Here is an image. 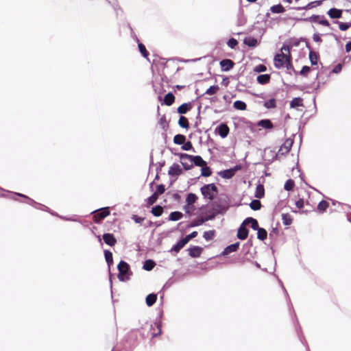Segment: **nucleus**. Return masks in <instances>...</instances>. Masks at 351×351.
I'll list each match as a JSON object with an SVG mask.
<instances>
[{
    "mask_svg": "<svg viewBox=\"0 0 351 351\" xmlns=\"http://www.w3.org/2000/svg\"><path fill=\"white\" fill-rule=\"evenodd\" d=\"M280 53H277L274 56V66L277 69L286 67L289 69L292 66L291 64L290 47L288 45H283Z\"/></svg>",
    "mask_w": 351,
    "mask_h": 351,
    "instance_id": "1",
    "label": "nucleus"
},
{
    "mask_svg": "<svg viewBox=\"0 0 351 351\" xmlns=\"http://www.w3.org/2000/svg\"><path fill=\"white\" fill-rule=\"evenodd\" d=\"M213 208L219 214L225 213L229 208V199L226 195H220L213 204Z\"/></svg>",
    "mask_w": 351,
    "mask_h": 351,
    "instance_id": "2",
    "label": "nucleus"
},
{
    "mask_svg": "<svg viewBox=\"0 0 351 351\" xmlns=\"http://www.w3.org/2000/svg\"><path fill=\"white\" fill-rule=\"evenodd\" d=\"M200 191L204 198L212 200L217 193V187L215 184H208L201 187Z\"/></svg>",
    "mask_w": 351,
    "mask_h": 351,
    "instance_id": "3",
    "label": "nucleus"
},
{
    "mask_svg": "<svg viewBox=\"0 0 351 351\" xmlns=\"http://www.w3.org/2000/svg\"><path fill=\"white\" fill-rule=\"evenodd\" d=\"M117 268L119 270L118 278L119 280L124 281V276L128 273L130 269L129 265L126 262L121 261L120 263L118 264Z\"/></svg>",
    "mask_w": 351,
    "mask_h": 351,
    "instance_id": "4",
    "label": "nucleus"
},
{
    "mask_svg": "<svg viewBox=\"0 0 351 351\" xmlns=\"http://www.w3.org/2000/svg\"><path fill=\"white\" fill-rule=\"evenodd\" d=\"M92 213H95L94 215V221L98 223L100 220L104 219L110 215L108 207L102 208L97 210L93 211Z\"/></svg>",
    "mask_w": 351,
    "mask_h": 351,
    "instance_id": "5",
    "label": "nucleus"
},
{
    "mask_svg": "<svg viewBox=\"0 0 351 351\" xmlns=\"http://www.w3.org/2000/svg\"><path fill=\"white\" fill-rule=\"evenodd\" d=\"M182 158H191L192 164H195L196 166L203 167L206 165V161L199 156H191L187 154H182Z\"/></svg>",
    "mask_w": 351,
    "mask_h": 351,
    "instance_id": "6",
    "label": "nucleus"
},
{
    "mask_svg": "<svg viewBox=\"0 0 351 351\" xmlns=\"http://www.w3.org/2000/svg\"><path fill=\"white\" fill-rule=\"evenodd\" d=\"M292 143L293 142L291 139L286 140L285 143L280 147L278 155H285L287 154L292 146Z\"/></svg>",
    "mask_w": 351,
    "mask_h": 351,
    "instance_id": "7",
    "label": "nucleus"
},
{
    "mask_svg": "<svg viewBox=\"0 0 351 351\" xmlns=\"http://www.w3.org/2000/svg\"><path fill=\"white\" fill-rule=\"evenodd\" d=\"M234 62L230 59H224L220 62V66L223 71H229L234 66Z\"/></svg>",
    "mask_w": 351,
    "mask_h": 351,
    "instance_id": "8",
    "label": "nucleus"
},
{
    "mask_svg": "<svg viewBox=\"0 0 351 351\" xmlns=\"http://www.w3.org/2000/svg\"><path fill=\"white\" fill-rule=\"evenodd\" d=\"M246 224H243V222L240 226L238 232H237V237L241 240H244L247 237L249 231L245 228Z\"/></svg>",
    "mask_w": 351,
    "mask_h": 351,
    "instance_id": "9",
    "label": "nucleus"
},
{
    "mask_svg": "<svg viewBox=\"0 0 351 351\" xmlns=\"http://www.w3.org/2000/svg\"><path fill=\"white\" fill-rule=\"evenodd\" d=\"M162 332V330H158L157 332H151V330H143V332L141 333V335L143 339L150 337V339H152L160 336Z\"/></svg>",
    "mask_w": 351,
    "mask_h": 351,
    "instance_id": "10",
    "label": "nucleus"
},
{
    "mask_svg": "<svg viewBox=\"0 0 351 351\" xmlns=\"http://www.w3.org/2000/svg\"><path fill=\"white\" fill-rule=\"evenodd\" d=\"M197 199V197L195 194L190 193L187 195L186 202H187V206H184V210L186 213L189 212V206L194 204Z\"/></svg>",
    "mask_w": 351,
    "mask_h": 351,
    "instance_id": "11",
    "label": "nucleus"
},
{
    "mask_svg": "<svg viewBox=\"0 0 351 351\" xmlns=\"http://www.w3.org/2000/svg\"><path fill=\"white\" fill-rule=\"evenodd\" d=\"M189 255L193 258L199 257L202 252V248L199 246H193L188 250Z\"/></svg>",
    "mask_w": 351,
    "mask_h": 351,
    "instance_id": "12",
    "label": "nucleus"
},
{
    "mask_svg": "<svg viewBox=\"0 0 351 351\" xmlns=\"http://www.w3.org/2000/svg\"><path fill=\"white\" fill-rule=\"evenodd\" d=\"M103 239L104 242L110 246L114 245L117 242V240L114 237L113 234L110 233H105L103 235Z\"/></svg>",
    "mask_w": 351,
    "mask_h": 351,
    "instance_id": "13",
    "label": "nucleus"
},
{
    "mask_svg": "<svg viewBox=\"0 0 351 351\" xmlns=\"http://www.w3.org/2000/svg\"><path fill=\"white\" fill-rule=\"evenodd\" d=\"M239 242H237L235 243L231 244L228 246H227L224 250L222 252V255L225 256L227 255L231 252H236L239 246Z\"/></svg>",
    "mask_w": 351,
    "mask_h": 351,
    "instance_id": "14",
    "label": "nucleus"
},
{
    "mask_svg": "<svg viewBox=\"0 0 351 351\" xmlns=\"http://www.w3.org/2000/svg\"><path fill=\"white\" fill-rule=\"evenodd\" d=\"M218 133L221 138H226L229 133V128L227 125L224 123L220 124L218 128Z\"/></svg>",
    "mask_w": 351,
    "mask_h": 351,
    "instance_id": "15",
    "label": "nucleus"
},
{
    "mask_svg": "<svg viewBox=\"0 0 351 351\" xmlns=\"http://www.w3.org/2000/svg\"><path fill=\"white\" fill-rule=\"evenodd\" d=\"M169 174L172 176H179L182 173V169L179 165L173 164L169 169Z\"/></svg>",
    "mask_w": 351,
    "mask_h": 351,
    "instance_id": "16",
    "label": "nucleus"
},
{
    "mask_svg": "<svg viewBox=\"0 0 351 351\" xmlns=\"http://www.w3.org/2000/svg\"><path fill=\"white\" fill-rule=\"evenodd\" d=\"M250 223L251 224V228L254 230L260 228L257 220L252 217H247L243 221V224L248 225Z\"/></svg>",
    "mask_w": 351,
    "mask_h": 351,
    "instance_id": "17",
    "label": "nucleus"
},
{
    "mask_svg": "<svg viewBox=\"0 0 351 351\" xmlns=\"http://www.w3.org/2000/svg\"><path fill=\"white\" fill-rule=\"evenodd\" d=\"M341 10L336 8H331L328 10V14L332 19H339L341 16Z\"/></svg>",
    "mask_w": 351,
    "mask_h": 351,
    "instance_id": "18",
    "label": "nucleus"
},
{
    "mask_svg": "<svg viewBox=\"0 0 351 351\" xmlns=\"http://www.w3.org/2000/svg\"><path fill=\"white\" fill-rule=\"evenodd\" d=\"M191 108V103H184L178 108V112L181 114H186Z\"/></svg>",
    "mask_w": 351,
    "mask_h": 351,
    "instance_id": "19",
    "label": "nucleus"
},
{
    "mask_svg": "<svg viewBox=\"0 0 351 351\" xmlns=\"http://www.w3.org/2000/svg\"><path fill=\"white\" fill-rule=\"evenodd\" d=\"M180 158L184 169L189 170L193 167L191 158H182V154H180Z\"/></svg>",
    "mask_w": 351,
    "mask_h": 351,
    "instance_id": "20",
    "label": "nucleus"
},
{
    "mask_svg": "<svg viewBox=\"0 0 351 351\" xmlns=\"http://www.w3.org/2000/svg\"><path fill=\"white\" fill-rule=\"evenodd\" d=\"M186 244V243L182 239L171 247L170 252H175L178 253Z\"/></svg>",
    "mask_w": 351,
    "mask_h": 351,
    "instance_id": "21",
    "label": "nucleus"
},
{
    "mask_svg": "<svg viewBox=\"0 0 351 351\" xmlns=\"http://www.w3.org/2000/svg\"><path fill=\"white\" fill-rule=\"evenodd\" d=\"M311 20L314 23H317L324 26H329L328 21L326 19H321L319 16H313Z\"/></svg>",
    "mask_w": 351,
    "mask_h": 351,
    "instance_id": "22",
    "label": "nucleus"
},
{
    "mask_svg": "<svg viewBox=\"0 0 351 351\" xmlns=\"http://www.w3.org/2000/svg\"><path fill=\"white\" fill-rule=\"evenodd\" d=\"M183 217V215L181 212L179 211H173L171 212L169 216V220L176 221H178Z\"/></svg>",
    "mask_w": 351,
    "mask_h": 351,
    "instance_id": "23",
    "label": "nucleus"
},
{
    "mask_svg": "<svg viewBox=\"0 0 351 351\" xmlns=\"http://www.w3.org/2000/svg\"><path fill=\"white\" fill-rule=\"evenodd\" d=\"M219 175L223 178L230 179V178H232L234 176V170L231 169H226V170L221 171L219 173Z\"/></svg>",
    "mask_w": 351,
    "mask_h": 351,
    "instance_id": "24",
    "label": "nucleus"
},
{
    "mask_svg": "<svg viewBox=\"0 0 351 351\" xmlns=\"http://www.w3.org/2000/svg\"><path fill=\"white\" fill-rule=\"evenodd\" d=\"M258 125L266 129H271L273 128V124L269 119H263L259 121Z\"/></svg>",
    "mask_w": 351,
    "mask_h": 351,
    "instance_id": "25",
    "label": "nucleus"
},
{
    "mask_svg": "<svg viewBox=\"0 0 351 351\" xmlns=\"http://www.w3.org/2000/svg\"><path fill=\"white\" fill-rule=\"evenodd\" d=\"M157 296L154 293H150L146 297V304L148 306H152L156 301Z\"/></svg>",
    "mask_w": 351,
    "mask_h": 351,
    "instance_id": "26",
    "label": "nucleus"
},
{
    "mask_svg": "<svg viewBox=\"0 0 351 351\" xmlns=\"http://www.w3.org/2000/svg\"><path fill=\"white\" fill-rule=\"evenodd\" d=\"M270 76L268 74L260 75L257 77V82L261 84H265L269 82Z\"/></svg>",
    "mask_w": 351,
    "mask_h": 351,
    "instance_id": "27",
    "label": "nucleus"
},
{
    "mask_svg": "<svg viewBox=\"0 0 351 351\" xmlns=\"http://www.w3.org/2000/svg\"><path fill=\"white\" fill-rule=\"evenodd\" d=\"M302 100L300 97H295L290 102V107L292 108L302 106Z\"/></svg>",
    "mask_w": 351,
    "mask_h": 351,
    "instance_id": "28",
    "label": "nucleus"
},
{
    "mask_svg": "<svg viewBox=\"0 0 351 351\" xmlns=\"http://www.w3.org/2000/svg\"><path fill=\"white\" fill-rule=\"evenodd\" d=\"M151 213L155 217H160L163 213V208L161 206L157 205L152 208Z\"/></svg>",
    "mask_w": 351,
    "mask_h": 351,
    "instance_id": "29",
    "label": "nucleus"
},
{
    "mask_svg": "<svg viewBox=\"0 0 351 351\" xmlns=\"http://www.w3.org/2000/svg\"><path fill=\"white\" fill-rule=\"evenodd\" d=\"M174 100V95L171 93H169L165 96L164 102L167 106H171Z\"/></svg>",
    "mask_w": 351,
    "mask_h": 351,
    "instance_id": "30",
    "label": "nucleus"
},
{
    "mask_svg": "<svg viewBox=\"0 0 351 351\" xmlns=\"http://www.w3.org/2000/svg\"><path fill=\"white\" fill-rule=\"evenodd\" d=\"M265 190L262 184H258L256 189L255 197L257 198H262L264 196Z\"/></svg>",
    "mask_w": 351,
    "mask_h": 351,
    "instance_id": "31",
    "label": "nucleus"
},
{
    "mask_svg": "<svg viewBox=\"0 0 351 351\" xmlns=\"http://www.w3.org/2000/svg\"><path fill=\"white\" fill-rule=\"evenodd\" d=\"M243 42L246 45L252 47L256 46L258 43L257 40L252 37L245 38Z\"/></svg>",
    "mask_w": 351,
    "mask_h": 351,
    "instance_id": "32",
    "label": "nucleus"
},
{
    "mask_svg": "<svg viewBox=\"0 0 351 351\" xmlns=\"http://www.w3.org/2000/svg\"><path fill=\"white\" fill-rule=\"evenodd\" d=\"M233 106L234 108L240 110H244L246 109V104L244 101L237 100L234 102Z\"/></svg>",
    "mask_w": 351,
    "mask_h": 351,
    "instance_id": "33",
    "label": "nucleus"
},
{
    "mask_svg": "<svg viewBox=\"0 0 351 351\" xmlns=\"http://www.w3.org/2000/svg\"><path fill=\"white\" fill-rule=\"evenodd\" d=\"M186 140V137L182 134H176L173 137V143L177 145H182Z\"/></svg>",
    "mask_w": 351,
    "mask_h": 351,
    "instance_id": "34",
    "label": "nucleus"
},
{
    "mask_svg": "<svg viewBox=\"0 0 351 351\" xmlns=\"http://www.w3.org/2000/svg\"><path fill=\"white\" fill-rule=\"evenodd\" d=\"M282 221L284 225L289 226L292 223V218L291 215L288 213H283L282 215Z\"/></svg>",
    "mask_w": 351,
    "mask_h": 351,
    "instance_id": "35",
    "label": "nucleus"
},
{
    "mask_svg": "<svg viewBox=\"0 0 351 351\" xmlns=\"http://www.w3.org/2000/svg\"><path fill=\"white\" fill-rule=\"evenodd\" d=\"M257 231V238L261 241H264L267 238V231L263 228H260Z\"/></svg>",
    "mask_w": 351,
    "mask_h": 351,
    "instance_id": "36",
    "label": "nucleus"
},
{
    "mask_svg": "<svg viewBox=\"0 0 351 351\" xmlns=\"http://www.w3.org/2000/svg\"><path fill=\"white\" fill-rule=\"evenodd\" d=\"M155 263L154 261L152 260H147L145 261L144 263V265H143V269L145 270H147V271H150L152 270L154 266H155Z\"/></svg>",
    "mask_w": 351,
    "mask_h": 351,
    "instance_id": "37",
    "label": "nucleus"
},
{
    "mask_svg": "<svg viewBox=\"0 0 351 351\" xmlns=\"http://www.w3.org/2000/svg\"><path fill=\"white\" fill-rule=\"evenodd\" d=\"M178 124L182 128H188L189 127L188 119L183 116L180 117Z\"/></svg>",
    "mask_w": 351,
    "mask_h": 351,
    "instance_id": "38",
    "label": "nucleus"
},
{
    "mask_svg": "<svg viewBox=\"0 0 351 351\" xmlns=\"http://www.w3.org/2000/svg\"><path fill=\"white\" fill-rule=\"evenodd\" d=\"M270 10L273 13H282L285 11V8L280 4L275 5L271 7Z\"/></svg>",
    "mask_w": 351,
    "mask_h": 351,
    "instance_id": "39",
    "label": "nucleus"
},
{
    "mask_svg": "<svg viewBox=\"0 0 351 351\" xmlns=\"http://www.w3.org/2000/svg\"><path fill=\"white\" fill-rule=\"evenodd\" d=\"M328 206H329V204L326 201L322 200L318 204L317 210L323 213L327 209Z\"/></svg>",
    "mask_w": 351,
    "mask_h": 351,
    "instance_id": "40",
    "label": "nucleus"
},
{
    "mask_svg": "<svg viewBox=\"0 0 351 351\" xmlns=\"http://www.w3.org/2000/svg\"><path fill=\"white\" fill-rule=\"evenodd\" d=\"M250 206L252 210H258L261 207V203L259 200L254 199L251 202V203L250 204Z\"/></svg>",
    "mask_w": 351,
    "mask_h": 351,
    "instance_id": "41",
    "label": "nucleus"
},
{
    "mask_svg": "<svg viewBox=\"0 0 351 351\" xmlns=\"http://www.w3.org/2000/svg\"><path fill=\"white\" fill-rule=\"evenodd\" d=\"M212 171L206 165L205 166L202 167L201 169V175L204 177H208L211 175Z\"/></svg>",
    "mask_w": 351,
    "mask_h": 351,
    "instance_id": "42",
    "label": "nucleus"
},
{
    "mask_svg": "<svg viewBox=\"0 0 351 351\" xmlns=\"http://www.w3.org/2000/svg\"><path fill=\"white\" fill-rule=\"evenodd\" d=\"M104 255H105L106 261L108 263V266H110L112 263V261H113L112 254L108 250H105Z\"/></svg>",
    "mask_w": 351,
    "mask_h": 351,
    "instance_id": "43",
    "label": "nucleus"
},
{
    "mask_svg": "<svg viewBox=\"0 0 351 351\" xmlns=\"http://www.w3.org/2000/svg\"><path fill=\"white\" fill-rule=\"evenodd\" d=\"M204 222L205 221H204L203 217L199 218V219H195L193 221H191V223L189 224V227L193 228V227L199 226L200 225H202Z\"/></svg>",
    "mask_w": 351,
    "mask_h": 351,
    "instance_id": "44",
    "label": "nucleus"
},
{
    "mask_svg": "<svg viewBox=\"0 0 351 351\" xmlns=\"http://www.w3.org/2000/svg\"><path fill=\"white\" fill-rule=\"evenodd\" d=\"M218 214H219V213H217V210H215L213 209V210L212 212H210V211H209V212L207 213L206 216L205 217H204L203 219H204V221L206 222V221H209V220H212V219H213L215 217V216H216L217 215H218Z\"/></svg>",
    "mask_w": 351,
    "mask_h": 351,
    "instance_id": "45",
    "label": "nucleus"
},
{
    "mask_svg": "<svg viewBox=\"0 0 351 351\" xmlns=\"http://www.w3.org/2000/svg\"><path fill=\"white\" fill-rule=\"evenodd\" d=\"M158 195L154 193L150 197L147 199L148 206L154 204L158 199Z\"/></svg>",
    "mask_w": 351,
    "mask_h": 351,
    "instance_id": "46",
    "label": "nucleus"
},
{
    "mask_svg": "<svg viewBox=\"0 0 351 351\" xmlns=\"http://www.w3.org/2000/svg\"><path fill=\"white\" fill-rule=\"evenodd\" d=\"M218 90H219V86L217 85L211 86L206 90L205 94L209 95H213L215 94Z\"/></svg>",
    "mask_w": 351,
    "mask_h": 351,
    "instance_id": "47",
    "label": "nucleus"
},
{
    "mask_svg": "<svg viewBox=\"0 0 351 351\" xmlns=\"http://www.w3.org/2000/svg\"><path fill=\"white\" fill-rule=\"evenodd\" d=\"M264 106L266 108H273L276 107V100L274 99H270L264 103Z\"/></svg>",
    "mask_w": 351,
    "mask_h": 351,
    "instance_id": "48",
    "label": "nucleus"
},
{
    "mask_svg": "<svg viewBox=\"0 0 351 351\" xmlns=\"http://www.w3.org/2000/svg\"><path fill=\"white\" fill-rule=\"evenodd\" d=\"M309 59L313 65L317 64V55L315 52L310 51L309 53Z\"/></svg>",
    "mask_w": 351,
    "mask_h": 351,
    "instance_id": "49",
    "label": "nucleus"
},
{
    "mask_svg": "<svg viewBox=\"0 0 351 351\" xmlns=\"http://www.w3.org/2000/svg\"><path fill=\"white\" fill-rule=\"evenodd\" d=\"M294 186V182L289 179L288 180H287V182H285V185H284V189L286 190V191H291L293 189Z\"/></svg>",
    "mask_w": 351,
    "mask_h": 351,
    "instance_id": "50",
    "label": "nucleus"
},
{
    "mask_svg": "<svg viewBox=\"0 0 351 351\" xmlns=\"http://www.w3.org/2000/svg\"><path fill=\"white\" fill-rule=\"evenodd\" d=\"M138 46L142 56L145 58H147L148 56V52L147 51L145 46L142 43H138Z\"/></svg>",
    "mask_w": 351,
    "mask_h": 351,
    "instance_id": "51",
    "label": "nucleus"
},
{
    "mask_svg": "<svg viewBox=\"0 0 351 351\" xmlns=\"http://www.w3.org/2000/svg\"><path fill=\"white\" fill-rule=\"evenodd\" d=\"M215 236V233H214V231L213 230H210V231H206L204 233V235H203V237L206 240V241H210L211 239H213Z\"/></svg>",
    "mask_w": 351,
    "mask_h": 351,
    "instance_id": "52",
    "label": "nucleus"
},
{
    "mask_svg": "<svg viewBox=\"0 0 351 351\" xmlns=\"http://www.w3.org/2000/svg\"><path fill=\"white\" fill-rule=\"evenodd\" d=\"M197 236V232L193 231L191 234L186 235L184 238H183V240L185 241V242L187 243L190 240L196 237Z\"/></svg>",
    "mask_w": 351,
    "mask_h": 351,
    "instance_id": "53",
    "label": "nucleus"
},
{
    "mask_svg": "<svg viewBox=\"0 0 351 351\" xmlns=\"http://www.w3.org/2000/svg\"><path fill=\"white\" fill-rule=\"evenodd\" d=\"M336 23L339 24V27L341 31L347 30L350 25V24L348 23H343L339 21H337Z\"/></svg>",
    "mask_w": 351,
    "mask_h": 351,
    "instance_id": "54",
    "label": "nucleus"
},
{
    "mask_svg": "<svg viewBox=\"0 0 351 351\" xmlns=\"http://www.w3.org/2000/svg\"><path fill=\"white\" fill-rule=\"evenodd\" d=\"M165 191V187L163 184H159L157 186L156 190L154 192L158 195H162Z\"/></svg>",
    "mask_w": 351,
    "mask_h": 351,
    "instance_id": "55",
    "label": "nucleus"
},
{
    "mask_svg": "<svg viewBox=\"0 0 351 351\" xmlns=\"http://www.w3.org/2000/svg\"><path fill=\"white\" fill-rule=\"evenodd\" d=\"M227 44L230 48L234 49L238 45V42L234 38H230L228 40Z\"/></svg>",
    "mask_w": 351,
    "mask_h": 351,
    "instance_id": "56",
    "label": "nucleus"
},
{
    "mask_svg": "<svg viewBox=\"0 0 351 351\" xmlns=\"http://www.w3.org/2000/svg\"><path fill=\"white\" fill-rule=\"evenodd\" d=\"M182 149L183 150L189 151L191 150L193 148L192 143L190 141H188L186 143H184L182 144Z\"/></svg>",
    "mask_w": 351,
    "mask_h": 351,
    "instance_id": "57",
    "label": "nucleus"
},
{
    "mask_svg": "<svg viewBox=\"0 0 351 351\" xmlns=\"http://www.w3.org/2000/svg\"><path fill=\"white\" fill-rule=\"evenodd\" d=\"M132 219L134 221L135 223H141L143 220H144V218L143 217H138L136 215H132Z\"/></svg>",
    "mask_w": 351,
    "mask_h": 351,
    "instance_id": "58",
    "label": "nucleus"
},
{
    "mask_svg": "<svg viewBox=\"0 0 351 351\" xmlns=\"http://www.w3.org/2000/svg\"><path fill=\"white\" fill-rule=\"evenodd\" d=\"M254 70H255V71L258 72V73L264 72L266 71V66L263 64H259L257 66H256Z\"/></svg>",
    "mask_w": 351,
    "mask_h": 351,
    "instance_id": "59",
    "label": "nucleus"
},
{
    "mask_svg": "<svg viewBox=\"0 0 351 351\" xmlns=\"http://www.w3.org/2000/svg\"><path fill=\"white\" fill-rule=\"evenodd\" d=\"M16 195H18V196H20V197H23L24 198H26L28 199V204H37L36 202H34L33 199L29 198L28 197H27L26 195H23L21 193H15Z\"/></svg>",
    "mask_w": 351,
    "mask_h": 351,
    "instance_id": "60",
    "label": "nucleus"
},
{
    "mask_svg": "<svg viewBox=\"0 0 351 351\" xmlns=\"http://www.w3.org/2000/svg\"><path fill=\"white\" fill-rule=\"evenodd\" d=\"M341 69H342L341 64H338L332 69V73H339L341 71Z\"/></svg>",
    "mask_w": 351,
    "mask_h": 351,
    "instance_id": "61",
    "label": "nucleus"
},
{
    "mask_svg": "<svg viewBox=\"0 0 351 351\" xmlns=\"http://www.w3.org/2000/svg\"><path fill=\"white\" fill-rule=\"evenodd\" d=\"M313 39L316 43H321L322 42V38H321L319 34H317V33H315V34H313Z\"/></svg>",
    "mask_w": 351,
    "mask_h": 351,
    "instance_id": "62",
    "label": "nucleus"
},
{
    "mask_svg": "<svg viewBox=\"0 0 351 351\" xmlns=\"http://www.w3.org/2000/svg\"><path fill=\"white\" fill-rule=\"evenodd\" d=\"M310 71V67L308 66H304L302 67V70L300 71L301 75H305Z\"/></svg>",
    "mask_w": 351,
    "mask_h": 351,
    "instance_id": "63",
    "label": "nucleus"
},
{
    "mask_svg": "<svg viewBox=\"0 0 351 351\" xmlns=\"http://www.w3.org/2000/svg\"><path fill=\"white\" fill-rule=\"evenodd\" d=\"M312 4H313V3L311 2V3H308L305 6L298 7L296 9L298 10L310 9L313 7Z\"/></svg>",
    "mask_w": 351,
    "mask_h": 351,
    "instance_id": "64",
    "label": "nucleus"
}]
</instances>
